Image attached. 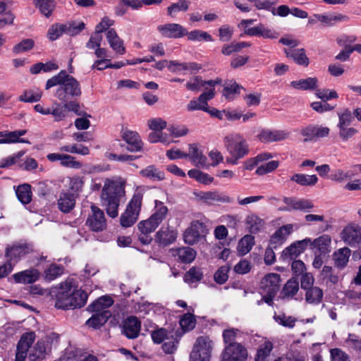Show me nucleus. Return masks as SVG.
I'll return each instance as SVG.
<instances>
[{
  "mask_svg": "<svg viewBox=\"0 0 361 361\" xmlns=\"http://www.w3.org/2000/svg\"><path fill=\"white\" fill-rule=\"evenodd\" d=\"M200 199L208 204L216 203H231L233 199L224 192L219 191L203 192L200 194Z\"/></svg>",
  "mask_w": 361,
  "mask_h": 361,
  "instance_id": "nucleus-22",
  "label": "nucleus"
},
{
  "mask_svg": "<svg viewBox=\"0 0 361 361\" xmlns=\"http://www.w3.org/2000/svg\"><path fill=\"white\" fill-rule=\"evenodd\" d=\"M338 127L350 126V124L352 123L354 118V115L352 114L351 111L348 108L343 109L338 111Z\"/></svg>",
  "mask_w": 361,
  "mask_h": 361,
  "instance_id": "nucleus-55",
  "label": "nucleus"
},
{
  "mask_svg": "<svg viewBox=\"0 0 361 361\" xmlns=\"http://www.w3.org/2000/svg\"><path fill=\"white\" fill-rule=\"evenodd\" d=\"M110 317L111 313L109 311L97 312V314H94L86 322V324L90 327L97 329L104 324Z\"/></svg>",
  "mask_w": 361,
  "mask_h": 361,
  "instance_id": "nucleus-41",
  "label": "nucleus"
},
{
  "mask_svg": "<svg viewBox=\"0 0 361 361\" xmlns=\"http://www.w3.org/2000/svg\"><path fill=\"white\" fill-rule=\"evenodd\" d=\"M219 82V80L203 81L198 77H196L193 80L187 82L186 88L191 91H199L201 90L202 87H204L206 85H208V87H207L208 89L210 87L214 88V86L216 84H218Z\"/></svg>",
  "mask_w": 361,
  "mask_h": 361,
  "instance_id": "nucleus-44",
  "label": "nucleus"
},
{
  "mask_svg": "<svg viewBox=\"0 0 361 361\" xmlns=\"http://www.w3.org/2000/svg\"><path fill=\"white\" fill-rule=\"evenodd\" d=\"M32 251V247L30 245L18 243L7 247L5 255L7 258V261L14 266L21 258L30 253Z\"/></svg>",
  "mask_w": 361,
  "mask_h": 361,
  "instance_id": "nucleus-10",
  "label": "nucleus"
},
{
  "mask_svg": "<svg viewBox=\"0 0 361 361\" xmlns=\"http://www.w3.org/2000/svg\"><path fill=\"white\" fill-rule=\"evenodd\" d=\"M341 240L351 247L361 244V227L355 224L345 226L340 233Z\"/></svg>",
  "mask_w": 361,
  "mask_h": 361,
  "instance_id": "nucleus-8",
  "label": "nucleus"
},
{
  "mask_svg": "<svg viewBox=\"0 0 361 361\" xmlns=\"http://www.w3.org/2000/svg\"><path fill=\"white\" fill-rule=\"evenodd\" d=\"M140 176L153 181H161L165 178L164 172L161 171L155 165H149L140 172Z\"/></svg>",
  "mask_w": 361,
  "mask_h": 361,
  "instance_id": "nucleus-32",
  "label": "nucleus"
},
{
  "mask_svg": "<svg viewBox=\"0 0 361 361\" xmlns=\"http://www.w3.org/2000/svg\"><path fill=\"white\" fill-rule=\"evenodd\" d=\"M25 151H19L7 157L3 158L0 161V169L8 168L14 165L24 154Z\"/></svg>",
  "mask_w": 361,
  "mask_h": 361,
  "instance_id": "nucleus-60",
  "label": "nucleus"
},
{
  "mask_svg": "<svg viewBox=\"0 0 361 361\" xmlns=\"http://www.w3.org/2000/svg\"><path fill=\"white\" fill-rule=\"evenodd\" d=\"M245 33L250 36H262L264 38H275L276 34L260 24L254 27H245Z\"/></svg>",
  "mask_w": 361,
  "mask_h": 361,
  "instance_id": "nucleus-38",
  "label": "nucleus"
},
{
  "mask_svg": "<svg viewBox=\"0 0 361 361\" xmlns=\"http://www.w3.org/2000/svg\"><path fill=\"white\" fill-rule=\"evenodd\" d=\"M281 283V276L276 273L265 275L260 283V290L262 292L277 293Z\"/></svg>",
  "mask_w": 361,
  "mask_h": 361,
  "instance_id": "nucleus-23",
  "label": "nucleus"
},
{
  "mask_svg": "<svg viewBox=\"0 0 361 361\" xmlns=\"http://www.w3.org/2000/svg\"><path fill=\"white\" fill-rule=\"evenodd\" d=\"M353 176L354 173L350 171H345L342 169H337L331 175L330 178L333 181L341 183L350 179Z\"/></svg>",
  "mask_w": 361,
  "mask_h": 361,
  "instance_id": "nucleus-64",
  "label": "nucleus"
},
{
  "mask_svg": "<svg viewBox=\"0 0 361 361\" xmlns=\"http://www.w3.org/2000/svg\"><path fill=\"white\" fill-rule=\"evenodd\" d=\"M305 299L307 303L319 305L323 300L324 293L318 286H313L305 290Z\"/></svg>",
  "mask_w": 361,
  "mask_h": 361,
  "instance_id": "nucleus-36",
  "label": "nucleus"
},
{
  "mask_svg": "<svg viewBox=\"0 0 361 361\" xmlns=\"http://www.w3.org/2000/svg\"><path fill=\"white\" fill-rule=\"evenodd\" d=\"M141 322L134 316L127 317L123 322L122 333L129 339L136 338L140 334Z\"/></svg>",
  "mask_w": 361,
  "mask_h": 361,
  "instance_id": "nucleus-20",
  "label": "nucleus"
},
{
  "mask_svg": "<svg viewBox=\"0 0 361 361\" xmlns=\"http://www.w3.org/2000/svg\"><path fill=\"white\" fill-rule=\"evenodd\" d=\"M196 324V319L192 314H185L180 320V325L185 331L193 329Z\"/></svg>",
  "mask_w": 361,
  "mask_h": 361,
  "instance_id": "nucleus-62",
  "label": "nucleus"
},
{
  "mask_svg": "<svg viewBox=\"0 0 361 361\" xmlns=\"http://www.w3.org/2000/svg\"><path fill=\"white\" fill-rule=\"evenodd\" d=\"M243 335V333L238 329L230 328L225 329L223 331L224 342L229 345L230 344H237L238 342L236 341L239 339Z\"/></svg>",
  "mask_w": 361,
  "mask_h": 361,
  "instance_id": "nucleus-47",
  "label": "nucleus"
},
{
  "mask_svg": "<svg viewBox=\"0 0 361 361\" xmlns=\"http://www.w3.org/2000/svg\"><path fill=\"white\" fill-rule=\"evenodd\" d=\"M145 192L144 188L137 187L128 202L125 212L121 215L120 222L123 227L132 226L137 220L141 209L142 198Z\"/></svg>",
  "mask_w": 361,
  "mask_h": 361,
  "instance_id": "nucleus-4",
  "label": "nucleus"
},
{
  "mask_svg": "<svg viewBox=\"0 0 361 361\" xmlns=\"http://www.w3.org/2000/svg\"><path fill=\"white\" fill-rule=\"evenodd\" d=\"M290 180L302 186H313L317 183L318 178L316 175L296 173L290 177Z\"/></svg>",
  "mask_w": 361,
  "mask_h": 361,
  "instance_id": "nucleus-42",
  "label": "nucleus"
},
{
  "mask_svg": "<svg viewBox=\"0 0 361 361\" xmlns=\"http://www.w3.org/2000/svg\"><path fill=\"white\" fill-rule=\"evenodd\" d=\"M214 97V88L205 87V91L202 93L197 99H193L187 105V109L189 111L202 110L209 111L207 102Z\"/></svg>",
  "mask_w": 361,
  "mask_h": 361,
  "instance_id": "nucleus-11",
  "label": "nucleus"
},
{
  "mask_svg": "<svg viewBox=\"0 0 361 361\" xmlns=\"http://www.w3.org/2000/svg\"><path fill=\"white\" fill-rule=\"evenodd\" d=\"M283 202L286 206L280 208V210L283 212H290L291 210L308 211L314 207V204L310 200L305 199L298 200L295 197H285Z\"/></svg>",
  "mask_w": 361,
  "mask_h": 361,
  "instance_id": "nucleus-18",
  "label": "nucleus"
},
{
  "mask_svg": "<svg viewBox=\"0 0 361 361\" xmlns=\"http://www.w3.org/2000/svg\"><path fill=\"white\" fill-rule=\"evenodd\" d=\"M75 205V197L71 192H61L58 200V207L63 213L70 212Z\"/></svg>",
  "mask_w": 361,
  "mask_h": 361,
  "instance_id": "nucleus-29",
  "label": "nucleus"
},
{
  "mask_svg": "<svg viewBox=\"0 0 361 361\" xmlns=\"http://www.w3.org/2000/svg\"><path fill=\"white\" fill-rule=\"evenodd\" d=\"M42 95V92L39 89L27 90L19 97V101L30 103L36 102L41 99Z\"/></svg>",
  "mask_w": 361,
  "mask_h": 361,
  "instance_id": "nucleus-52",
  "label": "nucleus"
},
{
  "mask_svg": "<svg viewBox=\"0 0 361 361\" xmlns=\"http://www.w3.org/2000/svg\"><path fill=\"white\" fill-rule=\"evenodd\" d=\"M114 303V300L109 295H104L100 297L97 300H96L94 302L92 303L89 306V308L92 312H102L103 311H106L105 310L109 307H111Z\"/></svg>",
  "mask_w": 361,
  "mask_h": 361,
  "instance_id": "nucleus-40",
  "label": "nucleus"
},
{
  "mask_svg": "<svg viewBox=\"0 0 361 361\" xmlns=\"http://www.w3.org/2000/svg\"><path fill=\"white\" fill-rule=\"evenodd\" d=\"M87 294L82 290H76L73 279H67L60 284L56 293L55 307L57 309H75L84 306Z\"/></svg>",
  "mask_w": 361,
  "mask_h": 361,
  "instance_id": "nucleus-2",
  "label": "nucleus"
},
{
  "mask_svg": "<svg viewBox=\"0 0 361 361\" xmlns=\"http://www.w3.org/2000/svg\"><path fill=\"white\" fill-rule=\"evenodd\" d=\"M89 228L95 232L102 231L106 227V221L104 212L97 206H91V214L86 221Z\"/></svg>",
  "mask_w": 361,
  "mask_h": 361,
  "instance_id": "nucleus-9",
  "label": "nucleus"
},
{
  "mask_svg": "<svg viewBox=\"0 0 361 361\" xmlns=\"http://www.w3.org/2000/svg\"><path fill=\"white\" fill-rule=\"evenodd\" d=\"M137 227L139 241L143 245L150 244L153 240L152 234L158 226L148 218L140 221Z\"/></svg>",
  "mask_w": 361,
  "mask_h": 361,
  "instance_id": "nucleus-12",
  "label": "nucleus"
},
{
  "mask_svg": "<svg viewBox=\"0 0 361 361\" xmlns=\"http://www.w3.org/2000/svg\"><path fill=\"white\" fill-rule=\"evenodd\" d=\"M188 2L186 0H179L167 8V13L174 18L180 11H186L188 9Z\"/></svg>",
  "mask_w": 361,
  "mask_h": 361,
  "instance_id": "nucleus-56",
  "label": "nucleus"
},
{
  "mask_svg": "<svg viewBox=\"0 0 361 361\" xmlns=\"http://www.w3.org/2000/svg\"><path fill=\"white\" fill-rule=\"evenodd\" d=\"M63 26L65 34L74 36L85 28V23L82 21H71L63 24Z\"/></svg>",
  "mask_w": 361,
  "mask_h": 361,
  "instance_id": "nucleus-53",
  "label": "nucleus"
},
{
  "mask_svg": "<svg viewBox=\"0 0 361 361\" xmlns=\"http://www.w3.org/2000/svg\"><path fill=\"white\" fill-rule=\"evenodd\" d=\"M187 154L195 166H204L206 164L207 157L202 154L196 145H190L189 152Z\"/></svg>",
  "mask_w": 361,
  "mask_h": 361,
  "instance_id": "nucleus-39",
  "label": "nucleus"
},
{
  "mask_svg": "<svg viewBox=\"0 0 361 361\" xmlns=\"http://www.w3.org/2000/svg\"><path fill=\"white\" fill-rule=\"evenodd\" d=\"M49 114H51L54 117L55 121H60L66 117L67 112L63 106V104L55 102L54 103L52 107L50 108Z\"/></svg>",
  "mask_w": 361,
  "mask_h": 361,
  "instance_id": "nucleus-58",
  "label": "nucleus"
},
{
  "mask_svg": "<svg viewBox=\"0 0 361 361\" xmlns=\"http://www.w3.org/2000/svg\"><path fill=\"white\" fill-rule=\"evenodd\" d=\"M35 4L46 17L50 16L55 8L54 0H35Z\"/></svg>",
  "mask_w": 361,
  "mask_h": 361,
  "instance_id": "nucleus-50",
  "label": "nucleus"
},
{
  "mask_svg": "<svg viewBox=\"0 0 361 361\" xmlns=\"http://www.w3.org/2000/svg\"><path fill=\"white\" fill-rule=\"evenodd\" d=\"M121 137L128 145L127 148L128 151L139 152L142 149L143 143L137 132L123 128L121 130Z\"/></svg>",
  "mask_w": 361,
  "mask_h": 361,
  "instance_id": "nucleus-19",
  "label": "nucleus"
},
{
  "mask_svg": "<svg viewBox=\"0 0 361 361\" xmlns=\"http://www.w3.org/2000/svg\"><path fill=\"white\" fill-rule=\"evenodd\" d=\"M204 225L198 221H192L190 226L184 233L183 238L185 243L194 245L197 243L200 237L204 234Z\"/></svg>",
  "mask_w": 361,
  "mask_h": 361,
  "instance_id": "nucleus-14",
  "label": "nucleus"
},
{
  "mask_svg": "<svg viewBox=\"0 0 361 361\" xmlns=\"http://www.w3.org/2000/svg\"><path fill=\"white\" fill-rule=\"evenodd\" d=\"M157 30L162 36L168 38H180L187 34V30L178 23L161 25Z\"/></svg>",
  "mask_w": 361,
  "mask_h": 361,
  "instance_id": "nucleus-17",
  "label": "nucleus"
},
{
  "mask_svg": "<svg viewBox=\"0 0 361 361\" xmlns=\"http://www.w3.org/2000/svg\"><path fill=\"white\" fill-rule=\"evenodd\" d=\"M247 350L240 343L226 345L221 361H245L247 357Z\"/></svg>",
  "mask_w": 361,
  "mask_h": 361,
  "instance_id": "nucleus-7",
  "label": "nucleus"
},
{
  "mask_svg": "<svg viewBox=\"0 0 361 361\" xmlns=\"http://www.w3.org/2000/svg\"><path fill=\"white\" fill-rule=\"evenodd\" d=\"M246 228L250 233H257L264 226V221L255 214H248L245 219Z\"/></svg>",
  "mask_w": 361,
  "mask_h": 361,
  "instance_id": "nucleus-33",
  "label": "nucleus"
},
{
  "mask_svg": "<svg viewBox=\"0 0 361 361\" xmlns=\"http://www.w3.org/2000/svg\"><path fill=\"white\" fill-rule=\"evenodd\" d=\"M18 200L23 204L30 203L32 200L31 187L28 184L19 185L16 191Z\"/></svg>",
  "mask_w": 361,
  "mask_h": 361,
  "instance_id": "nucleus-46",
  "label": "nucleus"
},
{
  "mask_svg": "<svg viewBox=\"0 0 361 361\" xmlns=\"http://www.w3.org/2000/svg\"><path fill=\"white\" fill-rule=\"evenodd\" d=\"M188 176L203 184H209L213 182L214 178L209 174L202 172L197 169H192L188 171Z\"/></svg>",
  "mask_w": 361,
  "mask_h": 361,
  "instance_id": "nucleus-57",
  "label": "nucleus"
},
{
  "mask_svg": "<svg viewBox=\"0 0 361 361\" xmlns=\"http://www.w3.org/2000/svg\"><path fill=\"white\" fill-rule=\"evenodd\" d=\"M284 51L286 56L291 59L297 64L304 66L309 65V59L304 49H297L296 47H288V48L284 49Z\"/></svg>",
  "mask_w": 361,
  "mask_h": 361,
  "instance_id": "nucleus-25",
  "label": "nucleus"
},
{
  "mask_svg": "<svg viewBox=\"0 0 361 361\" xmlns=\"http://www.w3.org/2000/svg\"><path fill=\"white\" fill-rule=\"evenodd\" d=\"M224 143L231 156L243 158L248 154V145L245 140L239 134L226 136L224 138Z\"/></svg>",
  "mask_w": 361,
  "mask_h": 361,
  "instance_id": "nucleus-5",
  "label": "nucleus"
},
{
  "mask_svg": "<svg viewBox=\"0 0 361 361\" xmlns=\"http://www.w3.org/2000/svg\"><path fill=\"white\" fill-rule=\"evenodd\" d=\"M314 18L325 26H334L337 23L347 22L348 17L342 13L315 14Z\"/></svg>",
  "mask_w": 361,
  "mask_h": 361,
  "instance_id": "nucleus-26",
  "label": "nucleus"
},
{
  "mask_svg": "<svg viewBox=\"0 0 361 361\" xmlns=\"http://www.w3.org/2000/svg\"><path fill=\"white\" fill-rule=\"evenodd\" d=\"M168 68L173 73H178L182 71L197 70L198 67L195 63H178L175 61H171L169 62Z\"/></svg>",
  "mask_w": 361,
  "mask_h": 361,
  "instance_id": "nucleus-49",
  "label": "nucleus"
},
{
  "mask_svg": "<svg viewBox=\"0 0 361 361\" xmlns=\"http://www.w3.org/2000/svg\"><path fill=\"white\" fill-rule=\"evenodd\" d=\"M331 243V240L330 236L328 235H323L314 239L312 242L310 238H306L303 240L298 241L297 244L302 246V248H303L304 246H307L308 243H310L312 248H317L320 253L326 254L330 252Z\"/></svg>",
  "mask_w": 361,
  "mask_h": 361,
  "instance_id": "nucleus-16",
  "label": "nucleus"
},
{
  "mask_svg": "<svg viewBox=\"0 0 361 361\" xmlns=\"http://www.w3.org/2000/svg\"><path fill=\"white\" fill-rule=\"evenodd\" d=\"M40 273L35 269H26L13 275V279L17 283H32L38 280Z\"/></svg>",
  "mask_w": 361,
  "mask_h": 361,
  "instance_id": "nucleus-27",
  "label": "nucleus"
},
{
  "mask_svg": "<svg viewBox=\"0 0 361 361\" xmlns=\"http://www.w3.org/2000/svg\"><path fill=\"white\" fill-rule=\"evenodd\" d=\"M212 341L207 336H200L197 338L190 353V361H209Z\"/></svg>",
  "mask_w": 361,
  "mask_h": 361,
  "instance_id": "nucleus-6",
  "label": "nucleus"
},
{
  "mask_svg": "<svg viewBox=\"0 0 361 361\" xmlns=\"http://www.w3.org/2000/svg\"><path fill=\"white\" fill-rule=\"evenodd\" d=\"M35 339L34 332L23 334L17 345L15 361H25L29 348Z\"/></svg>",
  "mask_w": 361,
  "mask_h": 361,
  "instance_id": "nucleus-13",
  "label": "nucleus"
},
{
  "mask_svg": "<svg viewBox=\"0 0 361 361\" xmlns=\"http://www.w3.org/2000/svg\"><path fill=\"white\" fill-rule=\"evenodd\" d=\"M289 136L286 130L262 129L257 135L258 139L262 142H279L286 140Z\"/></svg>",
  "mask_w": 361,
  "mask_h": 361,
  "instance_id": "nucleus-21",
  "label": "nucleus"
},
{
  "mask_svg": "<svg viewBox=\"0 0 361 361\" xmlns=\"http://www.w3.org/2000/svg\"><path fill=\"white\" fill-rule=\"evenodd\" d=\"M196 252L191 247H183L173 250V256L185 264L192 262L196 257Z\"/></svg>",
  "mask_w": 361,
  "mask_h": 361,
  "instance_id": "nucleus-31",
  "label": "nucleus"
},
{
  "mask_svg": "<svg viewBox=\"0 0 361 361\" xmlns=\"http://www.w3.org/2000/svg\"><path fill=\"white\" fill-rule=\"evenodd\" d=\"M125 185L122 183L106 179L102 190L101 200L110 217L118 216L120 202L125 196Z\"/></svg>",
  "mask_w": 361,
  "mask_h": 361,
  "instance_id": "nucleus-3",
  "label": "nucleus"
},
{
  "mask_svg": "<svg viewBox=\"0 0 361 361\" xmlns=\"http://www.w3.org/2000/svg\"><path fill=\"white\" fill-rule=\"evenodd\" d=\"M64 268L61 264H51L44 271V280L51 281L63 274Z\"/></svg>",
  "mask_w": 361,
  "mask_h": 361,
  "instance_id": "nucleus-48",
  "label": "nucleus"
},
{
  "mask_svg": "<svg viewBox=\"0 0 361 361\" xmlns=\"http://www.w3.org/2000/svg\"><path fill=\"white\" fill-rule=\"evenodd\" d=\"M255 245V238L251 235H245L238 244V252L240 256L247 254Z\"/></svg>",
  "mask_w": 361,
  "mask_h": 361,
  "instance_id": "nucleus-45",
  "label": "nucleus"
},
{
  "mask_svg": "<svg viewBox=\"0 0 361 361\" xmlns=\"http://www.w3.org/2000/svg\"><path fill=\"white\" fill-rule=\"evenodd\" d=\"M274 319L279 324L288 328L295 326L296 319L291 316H286L284 313L275 314Z\"/></svg>",
  "mask_w": 361,
  "mask_h": 361,
  "instance_id": "nucleus-61",
  "label": "nucleus"
},
{
  "mask_svg": "<svg viewBox=\"0 0 361 361\" xmlns=\"http://www.w3.org/2000/svg\"><path fill=\"white\" fill-rule=\"evenodd\" d=\"M336 42L339 45H361V42L351 33H341L336 37Z\"/></svg>",
  "mask_w": 361,
  "mask_h": 361,
  "instance_id": "nucleus-54",
  "label": "nucleus"
},
{
  "mask_svg": "<svg viewBox=\"0 0 361 361\" xmlns=\"http://www.w3.org/2000/svg\"><path fill=\"white\" fill-rule=\"evenodd\" d=\"M26 130H18L14 131H1L0 132V145L1 144H12V143H27L30 142L20 137L25 135Z\"/></svg>",
  "mask_w": 361,
  "mask_h": 361,
  "instance_id": "nucleus-24",
  "label": "nucleus"
},
{
  "mask_svg": "<svg viewBox=\"0 0 361 361\" xmlns=\"http://www.w3.org/2000/svg\"><path fill=\"white\" fill-rule=\"evenodd\" d=\"M177 232L172 227L161 226L155 234V242L162 247L168 246L176 241Z\"/></svg>",
  "mask_w": 361,
  "mask_h": 361,
  "instance_id": "nucleus-15",
  "label": "nucleus"
},
{
  "mask_svg": "<svg viewBox=\"0 0 361 361\" xmlns=\"http://www.w3.org/2000/svg\"><path fill=\"white\" fill-rule=\"evenodd\" d=\"M318 85V80L317 78L310 77L305 79H300L290 82V85L299 90H314L317 89Z\"/></svg>",
  "mask_w": 361,
  "mask_h": 361,
  "instance_id": "nucleus-34",
  "label": "nucleus"
},
{
  "mask_svg": "<svg viewBox=\"0 0 361 361\" xmlns=\"http://www.w3.org/2000/svg\"><path fill=\"white\" fill-rule=\"evenodd\" d=\"M299 291V283L297 279L292 277L283 286L280 297L283 300H290L294 298Z\"/></svg>",
  "mask_w": 361,
  "mask_h": 361,
  "instance_id": "nucleus-28",
  "label": "nucleus"
},
{
  "mask_svg": "<svg viewBox=\"0 0 361 361\" xmlns=\"http://www.w3.org/2000/svg\"><path fill=\"white\" fill-rule=\"evenodd\" d=\"M59 85L55 96L61 102H68L71 99L80 97L82 94L80 82L66 71H61L57 75L47 81L45 88L49 90Z\"/></svg>",
  "mask_w": 361,
  "mask_h": 361,
  "instance_id": "nucleus-1",
  "label": "nucleus"
},
{
  "mask_svg": "<svg viewBox=\"0 0 361 361\" xmlns=\"http://www.w3.org/2000/svg\"><path fill=\"white\" fill-rule=\"evenodd\" d=\"M168 214V208L163 202L156 200L154 212L149 218L157 226L166 219Z\"/></svg>",
  "mask_w": 361,
  "mask_h": 361,
  "instance_id": "nucleus-37",
  "label": "nucleus"
},
{
  "mask_svg": "<svg viewBox=\"0 0 361 361\" xmlns=\"http://www.w3.org/2000/svg\"><path fill=\"white\" fill-rule=\"evenodd\" d=\"M203 274L200 268L192 267L185 274L184 280L187 283H195L202 279Z\"/></svg>",
  "mask_w": 361,
  "mask_h": 361,
  "instance_id": "nucleus-63",
  "label": "nucleus"
},
{
  "mask_svg": "<svg viewBox=\"0 0 361 361\" xmlns=\"http://www.w3.org/2000/svg\"><path fill=\"white\" fill-rule=\"evenodd\" d=\"M320 277L326 283L330 282L336 284L338 281V276L334 274L333 268L330 266H324L320 272Z\"/></svg>",
  "mask_w": 361,
  "mask_h": 361,
  "instance_id": "nucleus-59",
  "label": "nucleus"
},
{
  "mask_svg": "<svg viewBox=\"0 0 361 361\" xmlns=\"http://www.w3.org/2000/svg\"><path fill=\"white\" fill-rule=\"evenodd\" d=\"M351 250L347 247L340 248L335 251L332 255L335 267L343 269L349 261Z\"/></svg>",
  "mask_w": 361,
  "mask_h": 361,
  "instance_id": "nucleus-30",
  "label": "nucleus"
},
{
  "mask_svg": "<svg viewBox=\"0 0 361 361\" xmlns=\"http://www.w3.org/2000/svg\"><path fill=\"white\" fill-rule=\"evenodd\" d=\"M273 349V345L270 341H265L262 343L257 353L255 361H268V358Z\"/></svg>",
  "mask_w": 361,
  "mask_h": 361,
  "instance_id": "nucleus-51",
  "label": "nucleus"
},
{
  "mask_svg": "<svg viewBox=\"0 0 361 361\" xmlns=\"http://www.w3.org/2000/svg\"><path fill=\"white\" fill-rule=\"evenodd\" d=\"M293 224H286L277 229L271 237V243L275 245L282 244L286 238L293 232Z\"/></svg>",
  "mask_w": 361,
  "mask_h": 361,
  "instance_id": "nucleus-35",
  "label": "nucleus"
},
{
  "mask_svg": "<svg viewBox=\"0 0 361 361\" xmlns=\"http://www.w3.org/2000/svg\"><path fill=\"white\" fill-rule=\"evenodd\" d=\"M188 39L197 42H212L213 38L210 34L201 30H194L190 32L187 31Z\"/></svg>",
  "mask_w": 361,
  "mask_h": 361,
  "instance_id": "nucleus-43",
  "label": "nucleus"
}]
</instances>
